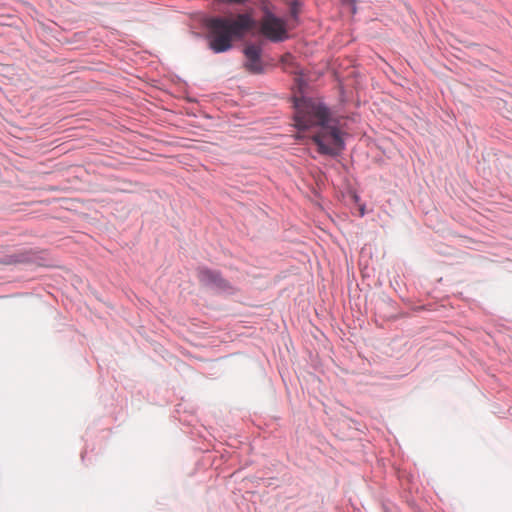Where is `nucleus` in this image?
Segmentation results:
<instances>
[{"label": "nucleus", "mask_w": 512, "mask_h": 512, "mask_svg": "<svg viewBox=\"0 0 512 512\" xmlns=\"http://www.w3.org/2000/svg\"><path fill=\"white\" fill-rule=\"evenodd\" d=\"M300 96H292L294 109L292 120L298 132H307L315 129L312 140L317 152L324 156H337L346 146L345 136L341 128V121L335 117L331 108L322 100L314 99L305 94L308 81L303 74L295 78Z\"/></svg>", "instance_id": "obj_1"}, {"label": "nucleus", "mask_w": 512, "mask_h": 512, "mask_svg": "<svg viewBox=\"0 0 512 512\" xmlns=\"http://www.w3.org/2000/svg\"><path fill=\"white\" fill-rule=\"evenodd\" d=\"M216 19L217 27L220 31L226 33L234 40H242L246 33L255 27L256 20L250 13H239L235 19L220 15L213 16Z\"/></svg>", "instance_id": "obj_2"}, {"label": "nucleus", "mask_w": 512, "mask_h": 512, "mask_svg": "<svg viewBox=\"0 0 512 512\" xmlns=\"http://www.w3.org/2000/svg\"><path fill=\"white\" fill-rule=\"evenodd\" d=\"M207 34L206 40L209 49L214 54L226 53L233 49L234 42L225 30L220 31L217 27L216 19L210 16L206 19Z\"/></svg>", "instance_id": "obj_3"}, {"label": "nucleus", "mask_w": 512, "mask_h": 512, "mask_svg": "<svg viewBox=\"0 0 512 512\" xmlns=\"http://www.w3.org/2000/svg\"><path fill=\"white\" fill-rule=\"evenodd\" d=\"M242 53L245 57L243 67L246 71L253 75H261L265 73V65L262 59L263 46L261 43H245Z\"/></svg>", "instance_id": "obj_4"}, {"label": "nucleus", "mask_w": 512, "mask_h": 512, "mask_svg": "<svg viewBox=\"0 0 512 512\" xmlns=\"http://www.w3.org/2000/svg\"><path fill=\"white\" fill-rule=\"evenodd\" d=\"M263 33L265 38L272 43H281L289 39L290 35L287 27V19L283 17L282 24L263 23Z\"/></svg>", "instance_id": "obj_5"}, {"label": "nucleus", "mask_w": 512, "mask_h": 512, "mask_svg": "<svg viewBox=\"0 0 512 512\" xmlns=\"http://www.w3.org/2000/svg\"><path fill=\"white\" fill-rule=\"evenodd\" d=\"M199 281L210 287H214L221 290L229 289L230 286L226 280H224L218 272L201 268L198 270Z\"/></svg>", "instance_id": "obj_6"}, {"label": "nucleus", "mask_w": 512, "mask_h": 512, "mask_svg": "<svg viewBox=\"0 0 512 512\" xmlns=\"http://www.w3.org/2000/svg\"><path fill=\"white\" fill-rule=\"evenodd\" d=\"M263 13L264 23H279L282 24L283 16H278L275 14L271 8V3L268 0H264L260 7Z\"/></svg>", "instance_id": "obj_7"}, {"label": "nucleus", "mask_w": 512, "mask_h": 512, "mask_svg": "<svg viewBox=\"0 0 512 512\" xmlns=\"http://www.w3.org/2000/svg\"><path fill=\"white\" fill-rule=\"evenodd\" d=\"M289 6V14L290 17L298 22L300 19V11L304 6V2L302 0H291L288 4Z\"/></svg>", "instance_id": "obj_8"}, {"label": "nucleus", "mask_w": 512, "mask_h": 512, "mask_svg": "<svg viewBox=\"0 0 512 512\" xmlns=\"http://www.w3.org/2000/svg\"><path fill=\"white\" fill-rule=\"evenodd\" d=\"M249 1L250 0H219V4L243 6L246 5Z\"/></svg>", "instance_id": "obj_9"}, {"label": "nucleus", "mask_w": 512, "mask_h": 512, "mask_svg": "<svg viewBox=\"0 0 512 512\" xmlns=\"http://www.w3.org/2000/svg\"><path fill=\"white\" fill-rule=\"evenodd\" d=\"M356 2H357V0H341V3L343 5L351 6L353 13H356Z\"/></svg>", "instance_id": "obj_10"}, {"label": "nucleus", "mask_w": 512, "mask_h": 512, "mask_svg": "<svg viewBox=\"0 0 512 512\" xmlns=\"http://www.w3.org/2000/svg\"><path fill=\"white\" fill-rule=\"evenodd\" d=\"M359 213H360V216L365 215V205H363V204L359 205Z\"/></svg>", "instance_id": "obj_11"}, {"label": "nucleus", "mask_w": 512, "mask_h": 512, "mask_svg": "<svg viewBox=\"0 0 512 512\" xmlns=\"http://www.w3.org/2000/svg\"><path fill=\"white\" fill-rule=\"evenodd\" d=\"M352 199H353V201H354L355 203H358V202H359V200H360V199H359V196H358L356 193H353V194H352Z\"/></svg>", "instance_id": "obj_12"}]
</instances>
